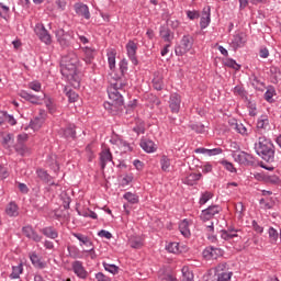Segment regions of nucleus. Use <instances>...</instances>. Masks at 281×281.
<instances>
[{
  "label": "nucleus",
  "instance_id": "nucleus-43",
  "mask_svg": "<svg viewBox=\"0 0 281 281\" xmlns=\"http://www.w3.org/2000/svg\"><path fill=\"white\" fill-rule=\"evenodd\" d=\"M189 128H191V131H194V133H205V125L201 123H192L189 125Z\"/></svg>",
  "mask_w": 281,
  "mask_h": 281
},
{
  "label": "nucleus",
  "instance_id": "nucleus-41",
  "mask_svg": "<svg viewBox=\"0 0 281 281\" xmlns=\"http://www.w3.org/2000/svg\"><path fill=\"white\" fill-rule=\"evenodd\" d=\"M44 122L45 120L43 117H35L34 120L31 121V128H33V131H38V128L43 126Z\"/></svg>",
  "mask_w": 281,
  "mask_h": 281
},
{
  "label": "nucleus",
  "instance_id": "nucleus-54",
  "mask_svg": "<svg viewBox=\"0 0 281 281\" xmlns=\"http://www.w3.org/2000/svg\"><path fill=\"white\" fill-rule=\"evenodd\" d=\"M234 93H237V95H240V98H247V91L240 86H236L234 88Z\"/></svg>",
  "mask_w": 281,
  "mask_h": 281
},
{
  "label": "nucleus",
  "instance_id": "nucleus-56",
  "mask_svg": "<svg viewBox=\"0 0 281 281\" xmlns=\"http://www.w3.org/2000/svg\"><path fill=\"white\" fill-rule=\"evenodd\" d=\"M46 104V109H48L49 113H56V105H54V102L52 101V99H47L45 101Z\"/></svg>",
  "mask_w": 281,
  "mask_h": 281
},
{
  "label": "nucleus",
  "instance_id": "nucleus-8",
  "mask_svg": "<svg viewBox=\"0 0 281 281\" xmlns=\"http://www.w3.org/2000/svg\"><path fill=\"white\" fill-rule=\"evenodd\" d=\"M99 159H100L101 170H104L109 161H113V154L111 153V148L106 146L102 147V150L99 154Z\"/></svg>",
  "mask_w": 281,
  "mask_h": 281
},
{
  "label": "nucleus",
  "instance_id": "nucleus-64",
  "mask_svg": "<svg viewBox=\"0 0 281 281\" xmlns=\"http://www.w3.org/2000/svg\"><path fill=\"white\" fill-rule=\"evenodd\" d=\"M161 281H179V280H177L172 274H165Z\"/></svg>",
  "mask_w": 281,
  "mask_h": 281
},
{
  "label": "nucleus",
  "instance_id": "nucleus-13",
  "mask_svg": "<svg viewBox=\"0 0 281 281\" xmlns=\"http://www.w3.org/2000/svg\"><path fill=\"white\" fill-rule=\"evenodd\" d=\"M72 271L77 274V278H81V280H87V277L89 276V272L85 269V266H82V261H74L72 265Z\"/></svg>",
  "mask_w": 281,
  "mask_h": 281
},
{
  "label": "nucleus",
  "instance_id": "nucleus-50",
  "mask_svg": "<svg viewBox=\"0 0 281 281\" xmlns=\"http://www.w3.org/2000/svg\"><path fill=\"white\" fill-rule=\"evenodd\" d=\"M108 63L111 70L115 68V53L110 52L108 53Z\"/></svg>",
  "mask_w": 281,
  "mask_h": 281
},
{
  "label": "nucleus",
  "instance_id": "nucleus-30",
  "mask_svg": "<svg viewBox=\"0 0 281 281\" xmlns=\"http://www.w3.org/2000/svg\"><path fill=\"white\" fill-rule=\"evenodd\" d=\"M202 177L203 175L201 173H191L183 179V183L187 186H194V183H196V181H199Z\"/></svg>",
  "mask_w": 281,
  "mask_h": 281
},
{
  "label": "nucleus",
  "instance_id": "nucleus-40",
  "mask_svg": "<svg viewBox=\"0 0 281 281\" xmlns=\"http://www.w3.org/2000/svg\"><path fill=\"white\" fill-rule=\"evenodd\" d=\"M14 144V135L13 134H7L3 136L2 139V146L5 148H10Z\"/></svg>",
  "mask_w": 281,
  "mask_h": 281
},
{
  "label": "nucleus",
  "instance_id": "nucleus-4",
  "mask_svg": "<svg viewBox=\"0 0 281 281\" xmlns=\"http://www.w3.org/2000/svg\"><path fill=\"white\" fill-rule=\"evenodd\" d=\"M194 45V38L192 35H184L180 41L178 47H176V56H183V54H188L192 46Z\"/></svg>",
  "mask_w": 281,
  "mask_h": 281
},
{
  "label": "nucleus",
  "instance_id": "nucleus-19",
  "mask_svg": "<svg viewBox=\"0 0 281 281\" xmlns=\"http://www.w3.org/2000/svg\"><path fill=\"white\" fill-rule=\"evenodd\" d=\"M223 251L221 250V248H214V247H207L204 251H203V256L206 259H212V260H216V258H218V256H222Z\"/></svg>",
  "mask_w": 281,
  "mask_h": 281
},
{
  "label": "nucleus",
  "instance_id": "nucleus-15",
  "mask_svg": "<svg viewBox=\"0 0 281 281\" xmlns=\"http://www.w3.org/2000/svg\"><path fill=\"white\" fill-rule=\"evenodd\" d=\"M235 161H238V164H241L243 166H254V156L248 153L240 151L235 155Z\"/></svg>",
  "mask_w": 281,
  "mask_h": 281
},
{
  "label": "nucleus",
  "instance_id": "nucleus-35",
  "mask_svg": "<svg viewBox=\"0 0 281 281\" xmlns=\"http://www.w3.org/2000/svg\"><path fill=\"white\" fill-rule=\"evenodd\" d=\"M21 273H23V263H20L19 266L12 267V272L10 274L11 280H19L21 277Z\"/></svg>",
  "mask_w": 281,
  "mask_h": 281
},
{
  "label": "nucleus",
  "instance_id": "nucleus-23",
  "mask_svg": "<svg viewBox=\"0 0 281 281\" xmlns=\"http://www.w3.org/2000/svg\"><path fill=\"white\" fill-rule=\"evenodd\" d=\"M30 260H31L33 267H35V269H45V267H47V263L42 261L41 257H38V255L36 252L30 254Z\"/></svg>",
  "mask_w": 281,
  "mask_h": 281
},
{
  "label": "nucleus",
  "instance_id": "nucleus-7",
  "mask_svg": "<svg viewBox=\"0 0 281 281\" xmlns=\"http://www.w3.org/2000/svg\"><path fill=\"white\" fill-rule=\"evenodd\" d=\"M22 234L29 238V240H33V243H42L43 236L40 235L32 225H26L22 227Z\"/></svg>",
  "mask_w": 281,
  "mask_h": 281
},
{
  "label": "nucleus",
  "instance_id": "nucleus-59",
  "mask_svg": "<svg viewBox=\"0 0 281 281\" xmlns=\"http://www.w3.org/2000/svg\"><path fill=\"white\" fill-rule=\"evenodd\" d=\"M98 236H100L101 238H106L108 240H111V238H113V235L111 234V232L104 231V229H101L98 233Z\"/></svg>",
  "mask_w": 281,
  "mask_h": 281
},
{
  "label": "nucleus",
  "instance_id": "nucleus-61",
  "mask_svg": "<svg viewBox=\"0 0 281 281\" xmlns=\"http://www.w3.org/2000/svg\"><path fill=\"white\" fill-rule=\"evenodd\" d=\"M29 89H32L33 91H41V82L34 81L29 83Z\"/></svg>",
  "mask_w": 281,
  "mask_h": 281
},
{
  "label": "nucleus",
  "instance_id": "nucleus-32",
  "mask_svg": "<svg viewBox=\"0 0 281 281\" xmlns=\"http://www.w3.org/2000/svg\"><path fill=\"white\" fill-rule=\"evenodd\" d=\"M5 214L7 216H18L19 215V206L16 203L11 202L5 207Z\"/></svg>",
  "mask_w": 281,
  "mask_h": 281
},
{
  "label": "nucleus",
  "instance_id": "nucleus-44",
  "mask_svg": "<svg viewBox=\"0 0 281 281\" xmlns=\"http://www.w3.org/2000/svg\"><path fill=\"white\" fill-rule=\"evenodd\" d=\"M213 196H214V193L210 191H205L204 193H202L199 203L201 205H205V203H207V201H210V199H212Z\"/></svg>",
  "mask_w": 281,
  "mask_h": 281
},
{
  "label": "nucleus",
  "instance_id": "nucleus-14",
  "mask_svg": "<svg viewBox=\"0 0 281 281\" xmlns=\"http://www.w3.org/2000/svg\"><path fill=\"white\" fill-rule=\"evenodd\" d=\"M245 43H247V35L245 33H237L233 36L232 47L236 52V49L240 47H245Z\"/></svg>",
  "mask_w": 281,
  "mask_h": 281
},
{
  "label": "nucleus",
  "instance_id": "nucleus-58",
  "mask_svg": "<svg viewBox=\"0 0 281 281\" xmlns=\"http://www.w3.org/2000/svg\"><path fill=\"white\" fill-rule=\"evenodd\" d=\"M66 95H67L69 102H76V100H78V93H76V91L69 90L66 93Z\"/></svg>",
  "mask_w": 281,
  "mask_h": 281
},
{
  "label": "nucleus",
  "instance_id": "nucleus-45",
  "mask_svg": "<svg viewBox=\"0 0 281 281\" xmlns=\"http://www.w3.org/2000/svg\"><path fill=\"white\" fill-rule=\"evenodd\" d=\"M103 267L105 271H109V273H112L113 276H115L120 271V268L115 265L103 262Z\"/></svg>",
  "mask_w": 281,
  "mask_h": 281
},
{
  "label": "nucleus",
  "instance_id": "nucleus-9",
  "mask_svg": "<svg viewBox=\"0 0 281 281\" xmlns=\"http://www.w3.org/2000/svg\"><path fill=\"white\" fill-rule=\"evenodd\" d=\"M20 98H23V100H26V102H31V104H42L43 100H45V94L42 95H34L30 94L27 91L22 90L19 92Z\"/></svg>",
  "mask_w": 281,
  "mask_h": 281
},
{
  "label": "nucleus",
  "instance_id": "nucleus-37",
  "mask_svg": "<svg viewBox=\"0 0 281 281\" xmlns=\"http://www.w3.org/2000/svg\"><path fill=\"white\" fill-rule=\"evenodd\" d=\"M257 128L259 131H267V130H269V119H267V116H261L257 121Z\"/></svg>",
  "mask_w": 281,
  "mask_h": 281
},
{
  "label": "nucleus",
  "instance_id": "nucleus-16",
  "mask_svg": "<svg viewBox=\"0 0 281 281\" xmlns=\"http://www.w3.org/2000/svg\"><path fill=\"white\" fill-rule=\"evenodd\" d=\"M169 108L171 112L178 113L181 109V95L173 93L170 95Z\"/></svg>",
  "mask_w": 281,
  "mask_h": 281
},
{
  "label": "nucleus",
  "instance_id": "nucleus-3",
  "mask_svg": "<svg viewBox=\"0 0 281 281\" xmlns=\"http://www.w3.org/2000/svg\"><path fill=\"white\" fill-rule=\"evenodd\" d=\"M255 151L268 164H273L276 161V146L271 139L265 136H260L258 142L255 143Z\"/></svg>",
  "mask_w": 281,
  "mask_h": 281
},
{
  "label": "nucleus",
  "instance_id": "nucleus-2",
  "mask_svg": "<svg viewBox=\"0 0 281 281\" xmlns=\"http://www.w3.org/2000/svg\"><path fill=\"white\" fill-rule=\"evenodd\" d=\"M126 86V81L122 77L119 79H115L114 82L108 87V95L110 99V102H105L103 104L104 109L109 111L112 115H117L120 113V109L124 106V97H122V89H124Z\"/></svg>",
  "mask_w": 281,
  "mask_h": 281
},
{
  "label": "nucleus",
  "instance_id": "nucleus-39",
  "mask_svg": "<svg viewBox=\"0 0 281 281\" xmlns=\"http://www.w3.org/2000/svg\"><path fill=\"white\" fill-rule=\"evenodd\" d=\"M182 281H194V274L188 267L182 268Z\"/></svg>",
  "mask_w": 281,
  "mask_h": 281
},
{
  "label": "nucleus",
  "instance_id": "nucleus-62",
  "mask_svg": "<svg viewBox=\"0 0 281 281\" xmlns=\"http://www.w3.org/2000/svg\"><path fill=\"white\" fill-rule=\"evenodd\" d=\"M97 281H111V278L104 276V273L99 272L95 274Z\"/></svg>",
  "mask_w": 281,
  "mask_h": 281
},
{
  "label": "nucleus",
  "instance_id": "nucleus-55",
  "mask_svg": "<svg viewBox=\"0 0 281 281\" xmlns=\"http://www.w3.org/2000/svg\"><path fill=\"white\" fill-rule=\"evenodd\" d=\"M119 146H121V148H123L124 153H128L131 150H133V147H131V144H128L125 140H119Z\"/></svg>",
  "mask_w": 281,
  "mask_h": 281
},
{
  "label": "nucleus",
  "instance_id": "nucleus-47",
  "mask_svg": "<svg viewBox=\"0 0 281 281\" xmlns=\"http://www.w3.org/2000/svg\"><path fill=\"white\" fill-rule=\"evenodd\" d=\"M235 131H237V133H239V135H244L247 136L249 135V132L247 131V128L245 127V125L243 123H235Z\"/></svg>",
  "mask_w": 281,
  "mask_h": 281
},
{
  "label": "nucleus",
  "instance_id": "nucleus-63",
  "mask_svg": "<svg viewBox=\"0 0 281 281\" xmlns=\"http://www.w3.org/2000/svg\"><path fill=\"white\" fill-rule=\"evenodd\" d=\"M27 139H29V136L26 133L18 135V144H23L24 142H27Z\"/></svg>",
  "mask_w": 281,
  "mask_h": 281
},
{
  "label": "nucleus",
  "instance_id": "nucleus-18",
  "mask_svg": "<svg viewBox=\"0 0 281 281\" xmlns=\"http://www.w3.org/2000/svg\"><path fill=\"white\" fill-rule=\"evenodd\" d=\"M36 175L38 179H41V181H43L44 183H47L48 186H58V183L54 182V178L49 176L46 170L37 169Z\"/></svg>",
  "mask_w": 281,
  "mask_h": 281
},
{
  "label": "nucleus",
  "instance_id": "nucleus-1",
  "mask_svg": "<svg viewBox=\"0 0 281 281\" xmlns=\"http://www.w3.org/2000/svg\"><path fill=\"white\" fill-rule=\"evenodd\" d=\"M80 60L75 52L64 55L60 60V72L72 87H80V72L78 65Z\"/></svg>",
  "mask_w": 281,
  "mask_h": 281
},
{
  "label": "nucleus",
  "instance_id": "nucleus-34",
  "mask_svg": "<svg viewBox=\"0 0 281 281\" xmlns=\"http://www.w3.org/2000/svg\"><path fill=\"white\" fill-rule=\"evenodd\" d=\"M179 229H180L182 236H184V238H189V236H190V223L188 222V220H183L179 224Z\"/></svg>",
  "mask_w": 281,
  "mask_h": 281
},
{
  "label": "nucleus",
  "instance_id": "nucleus-33",
  "mask_svg": "<svg viewBox=\"0 0 281 281\" xmlns=\"http://www.w3.org/2000/svg\"><path fill=\"white\" fill-rule=\"evenodd\" d=\"M153 87L156 89V91H161V89H164V77H161V75L155 74Z\"/></svg>",
  "mask_w": 281,
  "mask_h": 281
},
{
  "label": "nucleus",
  "instance_id": "nucleus-42",
  "mask_svg": "<svg viewBox=\"0 0 281 281\" xmlns=\"http://www.w3.org/2000/svg\"><path fill=\"white\" fill-rule=\"evenodd\" d=\"M160 166L164 172H168V169L170 168V158H168V156H162L160 159Z\"/></svg>",
  "mask_w": 281,
  "mask_h": 281
},
{
  "label": "nucleus",
  "instance_id": "nucleus-24",
  "mask_svg": "<svg viewBox=\"0 0 281 281\" xmlns=\"http://www.w3.org/2000/svg\"><path fill=\"white\" fill-rule=\"evenodd\" d=\"M128 245L132 249H142V247H144V239L139 236H131Z\"/></svg>",
  "mask_w": 281,
  "mask_h": 281
},
{
  "label": "nucleus",
  "instance_id": "nucleus-21",
  "mask_svg": "<svg viewBox=\"0 0 281 281\" xmlns=\"http://www.w3.org/2000/svg\"><path fill=\"white\" fill-rule=\"evenodd\" d=\"M41 234L46 238H50L52 240H56L58 238V231L54 226H46L40 229Z\"/></svg>",
  "mask_w": 281,
  "mask_h": 281
},
{
  "label": "nucleus",
  "instance_id": "nucleus-29",
  "mask_svg": "<svg viewBox=\"0 0 281 281\" xmlns=\"http://www.w3.org/2000/svg\"><path fill=\"white\" fill-rule=\"evenodd\" d=\"M64 137L67 139H76V125L68 124L67 127L63 130Z\"/></svg>",
  "mask_w": 281,
  "mask_h": 281
},
{
  "label": "nucleus",
  "instance_id": "nucleus-49",
  "mask_svg": "<svg viewBox=\"0 0 281 281\" xmlns=\"http://www.w3.org/2000/svg\"><path fill=\"white\" fill-rule=\"evenodd\" d=\"M61 201L64 210H69V205L71 204V198H69L67 193H61Z\"/></svg>",
  "mask_w": 281,
  "mask_h": 281
},
{
  "label": "nucleus",
  "instance_id": "nucleus-48",
  "mask_svg": "<svg viewBox=\"0 0 281 281\" xmlns=\"http://www.w3.org/2000/svg\"><path fill=\"white\" fill-rule=\"evenodd\" d=\"M250 80L255 89H260V87H265V82H262L256 75H252Z\"/></svg>",
  "mask_w": 281,
  "mask_h": 281
},
{
  "label": "nucleus",
  "instance_id": "nucleus-46",
  "mask_svg": "<svg viewBox=\"0 0 281 281\" xmlns=\"http://www.w3.org/2000/svg\"><path fill=\"white\" fill-rule=\"evenodd\" d=\"M270 243H278L279 234L278 231L273 227H270L268 231Z\"/></svg>",
  "mask_w": 281,
  "mask_h": 281
},
{
  "label": "nucleus",
  "instance_id": "nucleus-57",
  "mask_svg": "<svg viewBox=\"0 0 281 281\" xmlns=\"http://www.w3.org/2000/svg\"><path fill=\"white\" fill-rule=\"evenodd\" d=\"M222 165L224 166V168L226 170H228V172H236V168H234V164L227 161V160H223Z\"/></svg>",
  "mask_w": 281,
  "mask_h": 281
},
{
  "label": "nucleus",
  "instance_id": "nucleus-25",
  "mask_svg": "<svg viewBox=\"0 0 281 281\" xmlns=\"http://www.w3.org/2000/svg\"><path fill=\"white\" fill-rule=\"evenodd\" d=\"M2 124H9V126H16V119L14 115L9 114L7 111L1 112Z\"/></svg>",
  "mask_w": 281,
  "mask_h": 281
},
{
  "label": "nucleus",
  "instance_id": "nucleus-12",
  "mask_svg": "<svg viewBox=\"0 0 281 281\" xmlns=\"http://www.w3.org/2000/svg\"><path fill=\"white\" fill-rule=\"evenodd\" d=\"M126 52H127V56L130 58V60L134 64V65H138V60H137V44L133 41H130L126 44Z\"/></svg>",
  "mask_w": 281,
  "mask_h": 281
},
{
  "label": "nucleus",
  "instance_id": "nucleus-22",
  "mask_svg": "<svg viewBox=\"0 0 281 281\" xmlns=\"http://www.w3.org/2000/svg\"><path fill=\"white\" fill-rule=\"evenodd\" d=\"M139 146L143 148V150H145V153H155V150H157V147H155V142L148 138H143Z\"/></svg>",
  "mask_w": 281,
  "mask_h": 281
},
{
  "label": "nucleus",
  "instance_id": "nucleus-28",
  "mask_svg": "<svg viewBox=\"0 0 281 281\" xmlns=\"http://www.w3.org/2000/svg\"><path fill=\"white\" fill-rule=\"evenodd\" d=\"M72 236L77 238L79 243H82V245H86V247H93V241L89 236H85L80 233H74Z\"/></svg>",
  "mask_w": 281,
  "mask_h": 281
},
{
  "label": "nucleus",
  "instance_id": "nucleus-10",
  "mask_svg": "<svg viewBox=\"0 0 281 281\" xmlns=\"http://www.w3.org/2000/svg\"><path fill=\"white\" fill-rule=\"evenodd\" d=\"M74 10L77 16H82V19H86L87 21L91 19V13L89 12V7L87 4L77 2L74 4Z\"/></svg>",
  "mask_w": 281,
  "mask_h": 281
},
{
  "label": "nucleus",
  "instance_id": "nucleus-60",
  "mask_svg": "<svg viewBox=\"0 0 281 281\" xmlns=\"http://www.w3.org/2000/svg\"><path fill=\"white\" fill-rule=\"evenodd\" d=\"M187 16L191 21H194L195 19H199L201 14L199 13V11H187Z\"/></svg>",
  "mask_w": 281,
  "mask_h": 281
},
{
  "label": "nucleus",
  "instance_id": "nucleus-26",
  "mask_svg": "<svg viewBox=\"0 0 281 281\" xmlns=\"http://www.w3.org/2000/svg\"><path fill=\"white\" fill-rule=\"evenodd\" d=\"M119 67H120V72H121V76H116L114 78V81L122 78L124 80V82H126V78H124V76H126L127 71H128V61L126 59H122L119 64Z\"/></svg>",
  "mask_w": 281,
  "mask_h": 281
},
{
  "label": "nucleus",
  "instance_id": "nucleus-17",
  "mask_svg": "<svg viewBox=\"0 0 281 281\" xmlns=\"http://www.w3.org/2000/svg\"><path fill=\"white\" fill-rule=\"evenodd\" d=\"M211 8L210 5L205 7L202 11V16H201V21H200V27L201 30H205V27H207V25H210V22L212 21L211 19Z\"/></svg>",
  "mask_w": 281,
  "mask_h": 281
},
{
  "label": "nucleus",
  "instance_id": "nucleus-20",
  "mask_svg": "<svg viewBox=\"0 0 281 281\" xmlns=\"http://www.w3.org/2000/svg\"><path fill=\"white\" fill-rule=\"evenodd\" d=\"M83 54H85V63H87V65H91L95 58V54H98V52L95 50V48H91L89 46H86L82 48Z\"/></svg>",
  "mask_w": 281,
  "mask_h": 281
},
{
  "label": "nucleus",
  "instance_id": "nucleus-31",
  "mask_svg": "<svg viewBox=\"0 0 281 281\" xmlns=\"http://www.w3.org/2000/svg\"><path fill=\"white\" fill-rule=\"evenodd\" d=\"M160 36H161V38H164L165 43H170L172 41V38H175L172 31H170V29H167V27L160 29Z\"/></svg>",
  "mask_w": 281,
  "mask_h": 281
},
{
  "label": "nucleus",
  "instance_id": "nucleus-6",
  "mask_svg": "<svg viewBox=\"0 0 281 281\" xmlns=\"http://www.w3.org/2000/svg\"><path fill=\"white\" fill-rule=\"evenodd\" d=\"M222 210L220 205H210L207 209L202 210L200 220L203 221V223H207V221H212L216 214H221Z\"/></svg>",
  "mask_w": 281,
  "mask_h": 281
},
{
  "label": "nucleus",
  "instance_id": "nucleus-27",
  "mask_svg": "<svg viewBox=\"0 0 281 281\" xmlns=\"http://www.w3.org/2000/svg\"><path fill=\"white\" fill-rule=\"evenodd\" d=\"M223 240H232L234 238H238V231L234 228H228L227 231H222L221 234Z\"/></svg>",
  "mask_w": 281,
  "mask_h": 281
},
{
  "label": "nucleus",
  "instance_id": "nucleus-36",
  "mask_svg": "<svg viewBox=\"0 0 281 281\" xmlns=\"http://www.w3.org/2000/svg\"><path fill=\"white\" fill-rule=\"evenodd\" d=\"M68 254L70 256V258H72L74 260L78 259V258H82V252L80 251V249H78V247L76 246H68Z\"/></svg>",
  "mask_w": 281,
  "mask_h": 281
},
{
  "label": "nucleus",
  "instance_id": "nucleus-52",
  "mask_svg": "<svg viewBox=\"0 0 281 281\" xmlns=\"http://www.w3.org/2000/svg\"><path fill=\"white\" fill-rule=\"evenodd\" d=\"M15 150L16 153H19V155H21L22 157H24V155H27V147L24 144H16L15 146Z\"/></svg>",
  "mask_w": 281,
  "mask_h": 281
},
{
  "label": "nucleus",
  "instance_id": "nucleus-5",
  "mask_svg": "<svg viewBox=\"0 0 281 281\" xmlns=\"http://www.w3.org/2000/svg\"><path fill=\"white\" fill-rule=\"evenodd\" d=\"M57 42L64 49L71 45V38H74V32H67L63 29H58L55 33Z\"/></svg>",
  "mask_w": 281,
  "mask_h": 281
},
{
  "label": "nucleus",
  "instance_id": "nucleus-11",
  "mask_svg": "<svg viewBox=\"0 0 281 281\" xmlns=\"http://www.w3.org/2000/svg\"><path fill=\"white\" fill-rule=\"evenodd\" d=\"M35 33L42 43H45V45H52V35L45 30V26L36 25Z\"/></svg>",
  "mask_w": 281,
  "mask_h": 281
},
{
  "label": "nucleus",
  "instance_id": "nucleus-38",
  "mask_svg": "<svg viewBox=\"0 0 281 281\" xmlns=\"http://www.w3.org/2000/svg\"><path fill=\"white\" fill-rule=\"evenodd\" d=\"M123 198L125 199V201H127L128 203H132V205H135L136 203H139V196L135 193L132 192H126Z\"/></svg>",
  "mask_w": 281,
  "mask_h": 281
},
{
  "label": "nucleus",
  "instance_id": "nucleus-51",
  "mask_svg": "<svg viewBox=\"0 0 281 281\" xmlns=\"http://www.w3.org/2000/svg\"><path fill=\"white\" fill-rule=\"evenodd\" d=\"M166 249L169 254H179V243H170Z\"/></svg>",
  "mask_w": 281,
  "mask_h": 281
},
{
  "label": "nucleus",
  "instance_id": "nucleus-53",
  "mask_svg": "<svg viewBox=\"0 0 281 281\" xmlns=\"http://www.w3.org/2000/svg\"><path fill=\"white\" fill-rule=\"evenodd\" d=\"M225 65H226V67H231L232 69H236L237 71H238V69H240V65H238L236 63V60H234L232 58L226 59Z\"/></svg>",
  "mask_w": 281,
  "mask_h": 281
}]
</instances>
